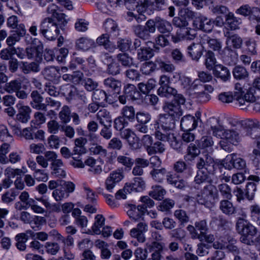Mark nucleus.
Listing matches in <instances>:
<instances>
[{"label": "nucleus", "mask_w": 260, "mask_h": 260, "mask_svg": "<svg viewBox=\"0 0 260 260\" xmlns=\"http://www.w3.org/2000/svg\"><path fill=\"white\" fill-rule=\"evenodd\" d=\"M214 75L216 77L220 78L224 82L228 81L231 77L230 72L228 69L221 64L215 66Z\"/></svg>", "instance_id": "27"}, {"label": "nucleus", "mask_w": 260, "mask_h": 260, "mask_svg": "<svg viewBox=\"0 0 260 260\" xmlns=\"http://www.w3.org/2000/svg\"><path fill=\"white\" fill-rule=\"evenodd\" d=\"M216 59L213 52L211 50L207 51L205 54V66L208 70H212L215 67Z\"/></svg>", "instance_id": "45"}, {"label": "nucleus", "mask_w": 260, "mask_h": 260, "mask_svg": "<svg viewBox=\"0 0 260 260\" xmlns=\"http://www.w3.org/2000/svg\"><path fill=\"white\" fill-rule=\"evenodd\" d=\"M120 135L122 138L126 140L131 149H137L140 148L141 144L139 142V138L129 128L123 130L120 132Z\"/></svg>", "instance_id": "12"}, {"label": "nucleus", "mask_w": 260, "mask_h": 260, "mask_svg": "<svg viewBox=\"0 0 260 260\" xmlns=\"http://www.w3.org/2000/svg\"><path fill=\"white\" fill-rule=\"evenodd\" d=\"M16 246L20 251H24L26 248V242L28 240V236L25 233H20L15 236Z\"/></svg>", "instance_id": "40"}, {"label": "nucleus", "mask_w": 260, "mask_h": 260, "mask_svg": "<svg viewBox=\"0 0 260 260\" xmlns=\"http://www.w3.org/2000/svg\"><path fill=\"white\" fill-rule=\"evenodd\" d=\"M205 41L209 48L214 51H218L220 54V52H221V51H222V50H221L222 43L219 40L208 37Z\"/></svg>", "instance_id": "48"}, {"label": "nucleus", "mask_w": 260, "mask_h": 260, "mask_svg": "<svg viewBox=\"0 0 260 260\" xmlns=\"http://www.w3.org/2000/svg\"><path fill=\"white\" fill-rule=\"evenodd\" d=\"M22 84L19 79H14L7 82L4 86V90L9 94L15 93L19 89H21Z\"/></svg>", "instance_id": "33"}, {"label": "nucleus", "mask_w": 260, "mask_h": 260, "mask_svg": "<svg viewBox=\"0 0 260 260\" xmlns=\"http://www.w3.org/2000/svg\"><path fill=\"white\" fill-rule=\"evenodd\" d=\"M120 114L129 122H133L135 120L136 115L135 109L132 106H123L121 110Z\"/></svg>", "instance_id": "39"}, {"label": "nucleus", "mask_w": 260, "mask_h": 260, "mask_svg": "<svg viewBox=\"0 0 260 260\" xmlns=\"http://www.w3.org/2000/svg\"><path fill=\"white\" fill-rule=\"evenodd\" d=\"M120 72V66L116 61L114 60L108 64L107 69V73L113 76L118 75Z\"/></svg>", "instance_id": "63"}, {"label": "nucleus", "mask_w": 260, "mask_h": 260, "mask_svg": "<svg viewBox=\"0 0 260 260\" xmlns=\"http://www.w3.org/2000/svg\"><path fill=\"white\" fill-rule=\"evenodd\" d=\"M128 185H131L129 188L132 191H140L145 188V183L141 177H136L134 179V182Z\"/></svg>", "instance_id": "56"}, {"label": "nucleus", "mask_w": 260, "mask_h": 260, "mask_svg": "<svg viewBox=\"0 0 260 260\" xmlns=\"http://www.w3.org/2000/svg\"><path fill=\"white\" fill-rule=\"evenodd\" d=\"M236 229L239 234L249 236L251 238L254 236L257 233L255 227L242 218L238 220Z\"/></svg>", "instance_id": "9"}, {"label": "nucleus", "mask_w": 260, "mask_h": 260, "mask_svg": "<svg viewBox=\"0 0 260 260\" xmlns=\"http://www.w3.org/2000/svg\"><path fill=\"white\" fill-rule=\"evenodd\" d=\"M225 160L229 161L230 164L232 165V166L228 165L227 162L225 164V168H228L229 170H231L232 167L240 170L244 169L246 166L245 161L243 158L237 157L235 153H232L226 156Z\"/></svg>", "instance_id": "16"}, {"label": "nucleus", "mask_w": 260, "mask_h": 260, "mask_svg": "<svg viewBox=\"0 0 260 260\" xmlns=\"http://www.w3.org/2000/svg\"><path fill=\"white\" fill-rule=\"evenodd\" d=\"M196 200L199 204L210 208L218 201L219 194L215 186L207 185L196 196Z\"/></svg>", "instance_id": "2"}, {"label": "nucleus", "mask_w": 260, "mask_h": 260, "mask_svg": "<svg viewBox=\"0 0 260 260\" xmlns=\"http://www.w3.org/2000/svg\"><path fill=\"white\" fill-rule=\"evenodd\" d=\"M223 60L229 65L233 66L236 64L237 61V54L230 46H226L220 52Z\"/></svg>", "instance_id": "21"}, {"label": "nucleus", "mask_w": 260, "mask_h": 260, "mask_svg": "<svg viewBox=\"0 0 260 260\" xmlns=\"http://www.w3.org/2000/svg\"><path fill=\"white\" fill-rule=\"evenodd\" d=\"M229 199H222L219 203V209L221 212L226 215H232L236 213V207Z\"/></svg>", "instance_id": "23"}, {"label": "nucleus", "mask_w": 260, "mask_h": 260, "mask_svg": "<svg viewBox=\"0 0 260 260\" xmlns=\"http://www.w3.org/2000/svg\"><path fill=\"white\" fill-rule=\"evenodd\" d=\"M124 93L127 98L132 100H136L140 98V93L136 87L133 84H127L124 87Z\"/></svg>", "instance_id": "37"}, {"label": "nucleus", "mask_w": 260, "mask_h": 260, "mask_svg": "<svg viewBox=\"0 0 260 260\" xmlns=\"http://www.w3.org/2000/svg\"><path fill=\"white\" fill-rule=\"evenodd\" d=\"M40 32L48 40L53 41L58 37L59 29L58 25L52 18L48 17L41 21Z\"/></svg>", "instance_id": "3"}, {"label": "nucleus", "mask_w": 260, "mask_h": 260, "mask_svg": "<svg viewBox=\"0 0 260 260\" xmlns=\"http://www.w3.org/2000/svg\"><path fill=\"white\" fill-rule=\"evenodd\" d=\"M45 248L47 253L51 255H56L60 250V246L56 242H46Z\"/></svg>", "instance_id": "62"}, {"label": "nucleus", "mask_w": 260, "mask_h": 260, "mask_svg": "<svg viewBox=\"0 0 260 260\" xmlns=\"http://www.w3.org/2000/svg\"><path fill=\"white\" fill-rule=\"evenodd\" d=\"M156 29L161 34H170L173 29L171 23L160 17H156Z\"/></svg>", "instance_id": "25"}, {"label": "nucleus", "mask_w": 260, "mask_h": 260, "mask_svg": "<svg viewBox=\"0 0 260 260\" xmlns=\"http://www.w3.org/2000/svg\"><path fill=\"white\" fill-rule=\"evenodd\" d=\"M200 115V113H197L196 114V117L190 115L183 116L180 122L181 129L184 132L190 131L195 129L197 127L199 122L201 121Z\"/></svg>", "instance_id": "8"}, {"label": "nucleus", "mask_w": 260, "mask_h": 260, "mask_svg": "<svg viewBox=\"0 0 260 260\" xmlns=\"http://www.w3.org/2000/svg\"><path fill=\"white\" fill-rule=\"evenodd\" d=\"M174 201L167 199L160 203L157 209L159 211L167 213L170 212V210L174 207Z\"/></svg>", "instance_id": "51"}, {"label": "nucleus", "mask_w": 260, "mask_h": 260, "mask_svg": "<svg viewBox=\"0 0 260 260\" xmlns=\"http://www.w3.org/2000/svg\"><path fill=\"white\" fill-rule=\"evenodd\" d=\"M225 22L231 30H236L239 28L241 20L240 18L236 17L233 13L230 12L225 15Z\"/></svg>", "instance_id": "32"}, {"label": "nucleus", "mask_w": 260, "mask_h": 260, "mask_svg": "<svg viewBox=\"0 0 260 260\" xmlns=\"http://www.w3.org/2000/svg\"><path fill=\"white\" fill-rule=\"evenodd\" d=\"M174 216L179 220L181 224L186 223L189 220V216L186 213V212L181 209L175 211Z\"/></svg>", "instance_id": "61"}, {"label": "nucleus", "mask_w": 260, "mask_h": 260, "mask_svg": "<svg viewBox=\"0 0 260 260\" xmlns=\"http://www.w3.org/2000/svg\"><path fill=\"white\" fill-rule=\"evenodd\" d=\"M18 113L16 114V119L22 123H27L30 118L31 109L28 106L21 104L16 105Z\"/></svg>", "instance_id": "20"}, {"label": "nucleus", "mask_w": 260, "mask_h": 260, "mask_svg": "<svg viewBox=\"0 0 260 260\" xmlns=\"http://www.w3.org/2000/svg\"><path fill=\"white\" fill-rule=\"evenodd\" d=\"M96 118L102 125H106V123L111 124L112 122L111 115L106 109L100 110L96 114Z\"/></svg>", "instance_id": "29"}, {"label": "nucleus", "mask_w": 260, "mask_h": 260, "mask_svg": "<svg viewBox=\"0 0 260 260\" xmlns=\"http://www.w3.org/2000/svg\"><path fill=\"white\" fill-rule=\"evenodd\" d=\"M148 225L145 222H139L136 228L130 231V235L137 239L139 242L144 243L146 241L144 234L148 231Z\"/></svg>", "instance_id": "13"}, {"label": "nucleus", "mask_w": 260, "mask_h": 260, "mask_svg": "<svg viewBox=\"0 0 260 260\" xmlns=\"http://www.w3.org/2000/svg\"><path fill=\"white\" fill-rule=\"evenodd\" d=\"M200 153V150L197 146L193 144H190L187 148L186 154L184 158L186 161H191Z\"/></svg>", "instance_id": "36"}, {"label": "nucleus", "mask_w": 260, "mask_h": 260, "mask_svg": "<svg viewBox=\"0 0 260 260\" xmlns=\"http://www.w3.org/2000/svg\"><path fill=\"white\" fill-rule=\"evenodd\" d=\"M42 74L45 79L53 82H57L60 77L59 70L54 67L45 68Z\"/></svg>", "instance_id": "24"}, {"label": "nucleus", "mask_w": 260, "mask_h": 260, "mask_svg": "<svg viewBox=\"0 0 260 260\" xmlns=\"http://www.w3.org/2000/svg\"><path fill=\"white\" fill-rule=\"evenodd\" d=\"M52 195L57 202L62 201L63 199L69 197L68 193H67V191L62 187L54 189L52 192Z\"/></svg>", "instance_id": "60"}, {"label": "nucleus", "mask_w": 260, "mask_h": 260, "mask_svg": "<svg viewBox=\"0 0 260 260\" xmlns=\"http://www.w3.org/2000/svg\"><path fill=\"white\" fill-rule=\"evenodd\" d=\"M155 65L158 69L163 71L172 72L175 70V67L172 63H167L164 61L160 58H157L155 59Z\"/></svg>", "instance_id": "50"}, {"label": "nucleus", "mask_w": 260, "mask_h": 260, "mask_svg": "<svg viewBox=\"0 0 260 260\" xmlns=\"http://www.w3.org/2000/svg\"><path fill=\"white\" fill-rule=\"evenodd\" d=\"M165 150L164 144L159 141L155 142L151 147L148 148V153L152 155L156 153H162Z\"/></svg>", "instance_id": "58"}, {"label": "nucleus", "mask_w": 260, "mask_h": 260, "mask_svg": "<svg viewBox=\"0 0 260 260\" xmlns=\"http://www.w3.org/2000/svg\"><path fill=\"white\" fill-rule=\"evenodd\" d=\"M123 178V173L119 170L111 173L105 181L106 189L109 191H111L115 184L120 182Z\"/></svg>", "instance_id": "19"}, {"label": "nucleus", "mask_w": 260, "mask_h": 260, "mask_svg": "<svg viewBox=\"0 0 260 260\" xmlns=\"http://www.w3.org/2000/svg\"><path fill=\"white\" fill-rule=\"evenodd\" d=\"M204 47L199 43H192L187 47V54L192 60L198 61L203 54Z\"/></svg>", "instance_id": "18"}, {"label": "nucleus", "mask_w": 260, "mask_h": 260, "mask_svg": "<svg viewBox=\"0 0 260 260\" xmlns=\"http://www.w3.org/2000/svg\"><path fill=\"white\" fill-rule=\"evenodd\" d=\"M226 45L231 44V46L235 48H240L242 44V40L238 35L235 34L227 37L226 41Z\"/></svg>", "instance_id": "42"}, {"label": "nucleus", "mask_w": 260, "mask_h": 260, "mask_svg": "<svg viewBox=\"0 0 260 260\" xmlns=\"http://www.w3.org/2000/svg\"><path fill=\"white\" fill-rule=\"evenodd\" d=\"M213 138L210 136H204L198 141V145L201 149L211 148L214 145Z\"/></svg>", "instance_id": "44"}, {"label": "nucleus", "mask_w": 260, "mask_h": 260, "mask_svg": "<svg viewBox=\"0 0 260 260\" xmlns=\"http://www.w3.org/2000/svg\"><path fill=\"white\" fill-rule=\"evenodd\" d=\"M153 55V49L150 47H143L138 49L137 58L140 61L149 60Z\"/></svg>", "instance_id": "34"}, {"label": "nucleus", "mask_w": 260, "mask_h": 260, "mask_svg": "<svg viewBox=\"0 0 260 260\" xmlns=\"http://www.w3.org/2000/svg\"><path fill=\"white\" fill-rule=\"evenodd\" d=\"M165 193V190L161 186L157 185L152 187V190L149 192V194L155 200H161Z\"/></svg>", "instance_id": "47"}, {"label": "nucleus", "mask_w": 260, "mask_h": 260, "mask_svg": "<svg viewBox=\"0 0 260 260\" xmlns=\"http://www.w3.org/2000/svg\"><path fill=\"white\" fill-rule=\"evenodd\" d=\"M20 69L24 74H28L31 72L37 73L40 71L39 64L36 62H28L21 61L20 63Z\"/></svg>", "instance_id": "30"}, {"label": "nucleus", "mask_w": 260, "mask_h": 260, "mask_svg": "<svg viewBox=\"0 0 260 260\" xmlns=\"http://www.w3.org/2000/svg\"><path fill=\"white\" fill-rule=\"evenodd\" d=\"M63 167L64 164L62 159H58L53 164H50L51 174L58 178L65 177L66 172Z\"/></svg>", "instance_id": "28"}, {"label": "nucleus", "mask_w": 260, "mask_h": 260, "mask_svg": "<svg viewBox=\"0 0 260 260\" xmlns=\"http://www.w3.org/2000/svg\"><path fill=\"white\" fill-rule=\"evenodd\" d=\"M127 208V215L131 218L135 220L140 218L145 213V208L140 205L136 206L133 204H129Z\"/></svg>", "instance_id": "26"}, {"label": "nucleus", "mask_w": 260, "mask_h": 260, "mask_svg": "<svg viewBox=\"0 0 260 260\" xmlns=\"http://www.w3.org/2000/svg\"><path fill=\"white\" fill-rule=\"evenodd\" d=\"M82 73L79 72H74L73 75L64 74L62 79L67 82H72L74 84L78 83L81 80Z\"/></svg>", "instance_id": "54"}, {"label": "nucleus", "mask_w": 260, "mask_h": 260, "mask_svg": "<svg viewBox=\"0 0 260 260\" xmlns=\"http://www.w3.org/2000/svg\"><path fill=\"white\" fill-rule=\"evenodd\" d=\"M94 223L92 226V230L95 234L99 235L101 233L100 229L105 223V218L101 214H98L95 217Z\"/></svg>", "instance_id": "43"}, {"label": "nucleus", "mask_w": 260, "mask_h": 260, "mask_svg": "<svg viewBox=\"0 0 260 260\" xmlns=\"http://www.w3.org/2000/svg\"><path fill=\"white\" fill-rule=\"evenodd\" d=\"M210 173L205 170H198L197 174L194 178V182L198 184H201L205 182L208 179L209 174Z\"/></svg>", "instance_id": "64"}, {"label": "nucleus", "mask_w": 260, "mask_h": 260, "mask_svg": "<svg viewBox=\"0 0 260 260\" xmlns=\"http://www.w3.org/2000/svg\"><path fill=\"white\" fill-rule=\"evenodd\" d=\"M213 136L224 139L234 145H237L240 141L239 133L233 129H225L222 126H211L210 127Z\"/></svg>", "instance_id": "4"}, {"label": "nucleus", "mask_w": 260, "mask_h": 260, "mask_svg": "<svg viewBox=\"0 0 260 260\" xmlns=\"http://www.w3.org/2000/svg\"><path fill=\"white\" fill-rule=\"evenodd\" d=\"M179 84L182 89L185 90L186 94L189 96L193 95V91L197 89L198 84L195 81H192L191 79L184 75H182L179 78Z\"/></svg>", "instance_id": "17"}, {"label": "nucleus", "mask_w": 260, "mask_h": 260, "mask_svg": "<svg viewBox=\"0 0 260 260\" xmlns=\"http://www.w3.org/2000/svg\"><path fill=\"white\" fill-rule=\"evenodd\" d=\"M60 158H58L57 154L51 150L46 151L44 155H38L36 156V162L43 168H47L49 166V162L53 164Z\"/></svg>", "instance_id": "7"}, {"label": "nucleus", "mask_w": 260, "mask_h": 260, "mask_svg": "<svg viewBox=\"0 0 260 260\" xmlns=\"http://www.w3.org/2000/svg\"><path fill=\"white\" fill-rule=\"evenodd\" d=\"M104 26L107 34L110 35L113 34L114 36H116V33L118 32L117 25L112 19L107 20L105 22Z\"/></svg>", "instance_id": "52"}, {"label": "nucleus", "mask_w": 260, "mask_h": 260, "mask_svg": "<svg viewBox=\"0 0 260 260\" xmlns=\"http://www.w3.org/2000/svg\"><path fill=\"white\" fill-rule=\"evenodd\" d=\"M152 178L158 182H161L167 174V170L164 168L161 169L154 168L150 173Z\"/></svg>", "instance_id": "41"}, {"label": "nucleus", "mask_w": 260, "mask_h": 260, "mask_svg": "<svg viewBox=\"0 0 260 260\" xmlns=\"http://www.w3.org/2000/svg\"><path fill=\"white\" fill-rule=\"evenodd\" d=\"M128 125V121L121 115L114 120V127L116 131L122 132Z\"/></svg>", "instance_id": "46"}, {"label": "nucleus", "mask_w": 260, "mask_h": 260, "mask_svg": "<svg viewBox=\"0 0 260 260\" xmlns=\"http://www.w3.org/2000/svg\"><path fill=\"white\" fill-rule=\"evenodd\" d=\"M104 85L106 88L117 92H119L121 87V82L113 77L105 79L104 80Z\"/></svg>", "instance_id": "35"}, {"label": "nucleus", "mask_w": 260, "mask_h": 260, "mask_svg": "<svg viewBox=\"0 0 260 260\" xmlns=\"http://www.w3.org/2000/svg\"><path fill=\"white\" fill-rule=\"evenodd\" d=\"M117 59L122 66L130 67L134 65L133 59L127 53H119L117 55Z\"/></svg>", "instance_id": "55"}, {"label": "nucleus", "mask_w": 260, "mask_h": 260, "mask_svg": "<svg viewBox=\"0 0 260 260\" xmlns=\"http://www.w3.org/2000/svg\"><path fill=\"white\" fill-rule=\"evenodd\" d=\"M46 12L48 14H50L52 17L57 19L60 28L62 29V27L67 23L65 14L60 12L58 6L55 4L52 3H49L48 5Z\"/></svg>", "instance_id": "11"}, {"label": "nucleus", "mask_w": 260, "mask_h": 260, "mask_svg": "<svg viewBox=\"0 0 260 260\" xmlns=\"http://www.w3.org/2000/svg\"><path fill=\"white\" fill-rule=\"evenodd\" d=\"M25 53L28 59H36L37 58L40 57L41 52L35 46H28L25 49Z\"/></svg>", "instance_id": "57"}, {"label": "nucleus", "mask_w": 260, "mask_h": 260, "mask_svg": "<svg viewBox=\"0 0 260 260\" xmlns=\"http://www.w3.org/2000/svg\"><path fill=\"white\" fill-rule=\"evenodd\" d=\"M214 165L213 158L208 153H203L197 159L196 167L198 170H205L208 173H212Z\"/></svg>", "instance_id": "6"}, {"label": "nucleus", "mask_w": 260, "mask_h": 260, "mask_svg": "<svg viewBox=\"0 0 260 260\" xmlns=\"http://www.w3.org/2000/svg\"><path fill=\"white\" fill-rule=\"evenodd\" d=\"M193 25L199 29L210 32L214 27V22L205 16H200L194 21Z\"/></svg>", "instance_id": "14"}, {"label": "nucleus", "mask_w": 260, "mask_h": 260, "mask_svg": "<svg viewBox=\"0 0 260 260\" xmlns=\"http://www.w3.org/2000/svg\"><path fill=\"white\" fill-rule=\"evenodd\" d=\"M146 247L153 260H162L163 253L166 248L165 244L154 243L153 245H146Z\"/></svg>", "instance_id": "15"}, {"label": "nucleus", "mask_w": 260, "mask_h": 260, "mask_svg": "<svg viewBox=\"0 0 260 260\" xmlns=\"http://www.w3.org/2000/svg\"><path fill=\"white\" fill-rule=\"evenodd\" d=\"M164 109L166 113L165 114H168L176 120L182 115L180 106L174 103H166L164 106Z\"/></svg>", "instance_id": "22"}, {"label": "nucleus", "mask_w": 260, "mask_h": 260, "mask_svg": "<svg viewBox=\"0 0 260 260\" xmlns=\"http://www.w3.org/2000/svg\"><path fill=\"white\" fill-rule=\"evenodd\" d=\"M19 199L22 203L26 205V208L30 207L35 213L43 214L45 212V210L42 207L36 204L35 200L29 198V195L27 191H22L19 196Z\"/></svg>", "instance_id": "10"}, {"label": "nucleus", "mask_w": 260, "mask_h": 260, "mask_svg": "<svg viewBox=\"0 0 260 260\" xmlns=\"http://www.w3.org/2000/svg\"><path fill=\"white\" fill-rule=\"evenodd\" d=\"M95 43L94 40L82 37L78 39L76 42V46L79 49L83 51H87L90 48L94 46Z\"/></svg>", "instance_id": "31"}, {"label": "nucleus", "mask_w": 260, "mask_h": 260, "mask_svg": "<svg viewBox=\"0 0 260 260\" xmlns=\"http://www.w3.org/2000/svg\"><path fill=\"white\" fill-rule=\"evenodd\" d=\"M83 189L86 193V199L89 203L96 204L98 195L90 187L85 184L83 185Z\"/></svg>", "instance_id": "59"}, {"label": "nucleus", "mask_w": 260, "mask_h": 260, "mask_svg": "<svg viewBox=\"0 0 260 260\" xmlns=\"http://www.w3.org/2000/svg\"><path fill=\"white\" fill-rule=\"evenodd\" d=\"M217 192L220 193L223 199L231 200L232 198V189L231 187L225 183H220L216 187Z\"/></svg>", "instance_id": "38"}, {"label": "nucleus", "mask_w": 260, "mask_h": 260, "mask_svg": "<svg viewBox=\"0 0 260 260\" xmlns=\"http://www.w3.org/2000/svg\"><path fill=\"white\" fill-rule=\"evenodd\" d=\"M175 121L176 120L168 114L160 115L154 124L156 138L162 141L170 139V132L175 127Z\"/></svg>", "instance_id": "1"}, {"label": "nucleus", "mask_w": 260, "mask_h": 260, "mask_svg": "<svg viewBox=\"0 0 260 260\" xmlns=\"http://www.w3.org/2000/svg\"><path fill=\"white\" fill-rule=\"evenodd\" d=\"M71 110L68 106H64L59 113V117L63 123H69L71 120Z\"/></svg>", "instance_id": "53"}, {"label": "nucleus", "mask_w": 260, "mask_h": 260, "mask_svg": "<svg viewBox=\"0 0 260 260\" xmlns=\"http://www.w3.org/2000/svg\"><path fill=\"white\" fill-rule=\"evenodd\" d=\"M196 228L197 231H200V233H196L194 238L202 239L203 237L204 233L207 232L208 230L207 224L206 220H202L195 223Z\"/></svg>", "instance_id": "49"}, {"label": "nucleus", "mask_w": 260, "mask_h": 260, "mask_svg": "<svg viewBox=\"0 0 260 260\" xmlns=\"http://www.w3.org/2000/svg\"><path fill=\"white\" fill-rule=\"evenodd\" d=\"M156 17L147 21L145 25L137 24L133 26L135 34L143 40H148L150 38V34L155 33L156 30Z\"/></svg>", "instance_id": "5"}]
</instances>
